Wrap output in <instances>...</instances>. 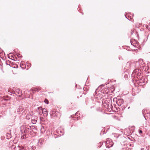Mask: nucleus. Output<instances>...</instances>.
Wrapping results in <instances>:
<instances>
[{
    "label": "nucleus",
    "instance_id": "1",
    "mask_svg": "<svg viewBox=\"0 0 150 150\" xmlns=\"http://www.w3.org/2000/svg\"><path fill=\"white\" fill-rule=\"evenodd\" d=\"M113 144V142L110 139H108L106 141L105 145L107 147L109 148L112 146Z\"/></svg>",
    "mask_w": 150,
    "mask_h": 150
},
{
    "label": "nucleus",
    "instance_id": "3",
    "mask_svg": "<svg viewBox=\"0 0 150 150\" xmlns=\"http://www.w3.org/2000/svg\"><path fill=\"white\" fill-rule=\"evenodd\" d=\"M116 103L119 106H121L123 104V101L122 99H119L117 100Z\"/></svg>",
    "mask_w": 150,
    "mask_h": 150
},
{
    "label": "nucleus",
    "instance_id": "16",
    "mask_svg": "<svg viewBox=\"0 0 150 150\" xmlns=\"http://www.w3.org/2000/svg\"><path fill=\"white\" fill-rule=\"evenodd\" d=\"M19 57H20V54H19Z\"/></svg>",
    "mask_w": 150,
    "mask_h": 150
},
{
    "label": "nucleus",
    "instance_id": "8",
    "mask_svg": "<svg viewBox=\"0 0 150 150\" xmlns=\"http://www.w3.org/2000/svg\"><path fill=\"white\" fill-rule=\"evenodd\" d=\"M44 102L47 104H48L49 103V101L46 98H45L44 101Z\"/></svg>",
    "mask_w": 150,
    "mask_h": 150
},
{
    "label": "nucleus",
    "instance_id": "9",
    "mask_svg": "<svg viewBox=\"0 0 150 150\" xmlns=\"http://www.w3.org/2000/svg\"><path fill=\"white\" fill-rule=\"evenodd\" d=\"M139 133L140 134H142V131L141 130H140L139 131Z\"/></svg>",
    "mask_w": 150,
    "mask_h": 150
},
{
    "label": "nucleus",
    "instance_id": "13",
    "mask_svg": "<svg viewBox=\"0 0 150 150\" xmlns=\"http://www.w3.org/2000/svg\"><path fill=\"white\" fill-rule=\"evenodd\" d=\"M54 111H52V114H53V112Z\"/></svg>",
    "mask_w": 150,
    "mask_h": 150
},
{
    "label": "nucleus",
    "instance_id": "12",
    "mask_svg": "<svg viewBox=\"0 0 150 150\" xmlns=\"http://www.w3.org/2000/svg\"><path fill=\"white\" fill-rule=\"evenodd\" d=\"M19 92L20 93H21V94L20 95H19V96H20L21 95H22V94H21V91H19Z\"/></svg>",
    "mask_w": 150,
    "mask_h": 150
},
{
    "label": "nucleus",
    "instance_id": "4",
    "mask_svg": "<svg viewBox=\"0 0 150 150\" xmlns=\"http://www.w3.org/2000/svg\"><path fill=\"white\" fill-rule=\"evenodd\" d=\"M42 110H43V115L44 117H47L48 114V112L47 111V110L46 109L44 108L42 109Z\"/></svg>",
    "mask_w": 150,
    "mask_h": 150
},
{
    "label": "nucleus",
    "instance_id": "11",
    "mask_svg": "<svg viewBox=\"0 0 150 150\" xmlns=\"http://www.w3.org/2000/svg\"><path fill=\"white\" fill-rule=\"evenodd\" d=\"M22 138H24V136H22L21 137Z\"/></svg>",
    "mask_w": 150,
    "mask_h": 150
},
{
    "label": "nucleus",
    "instance_id": "6",
    "mask_svg": "<svg viewBox=\"0 0 150 150\" xmlns=\"http://www.w3.org/2000/svg\"><path fill=\"white\" fill-rule=\"evenodd\" d=\"M11 66H12V67L14 68H17L18 67V65L17 64H15L14 63H11Z\"/></svg>",
    "mask_w": 150,
    "mask_h": 150
},
{
    "label": "nucleus",
    "instance_id": "14",
    "mask_svg": "<svg viewBox=\"0 0 150 150\" xmlns=\"http://www.w3.org/2000/svg\"><path fill=\"white\" fill-rule=\"evenodd\" d=\"M8 62H10L9 61H8Z\"/></svg>",
    "mask_w": 150,
    "mask_h": 150
},
{
    "label": "nucleus",
    "instance_id": "7",
    "mask_svg": "<svg viewBox=\"0 0 150 150\" xmlns=\"http://www.w3.org/2000/svg\"><path fill=\"white\" fill-rule=\"evenodd\" d=\"M30 91H38V88H33L30 89Z\"/></svg>",
    "mask_w": 150,
    "mask_h": 150
},
{
    "label": "nucleus",
    "instance_id": "18",
    "mask_svg": "<svg viewBox=\"0 0 150 150\" xmlns=\"http://www.w3.org/2000/svg\"><path fill=\"white\" fill-rule=\"evenodd\" d=\"M46 112H44V113H46Z\"/></svg>",
    "mask_w": 150,
    "mask_h": 150
},
{
    "label": "nucleus",
    "instance_id": "5",
    "mask_svg": "<svg viewBox=\"0 0 150 150\" xmlns=\"http://www.w3.org/2000/svg\"><path fill=\"white\" fill-rule=\"evenodd\" d=\"M38 112L40 115H41L43 113V110H42V108L41 107H39L38 108Z\"/></svg>",
    "mask_w": 150,
    "mask_h": 150
},
{
    "label": "nucleus",
    "instance_id": "17",
    "mask_svg": "<svg viewBox=\"0 0 150 150\" xmlns=\"http://www.w3.org/2000/svg\"><path fill=\"white\" fill-rule=\"evenodd\" d=\"M19 57H20V54H19Z\"/></svg>",
    "mask_w": 150,
    "mask_h": 150
},
{
    "label": "nucleus",
    "instance_id": "2",
    "mask_svg": "<svg viewBox=\"0 0 150 150\" xmlns=\"http://www.w3.org/2000/svg\"><path fill=\"white\" fill-rule=\"evenodd\" d=\"M131 44L135 47H137L139 46L138 42L135 40H132L131 41Z\"/></svg>",
    "mask_w": 150,
    "mask_h": 150
},
{
    "label": "nucleus",
    "instance_id": "15",
    "mask_svg": "<svg viewBox=\"0 0 150 150\" xmlns=\"http://www.w3.org/2000/svg\"><path fill=\"white\" fill-rule=\"evenodd\" d=\"M19 57H20V54H19Z\"/></svg>",
    "mask_w": 150,
    "mask_h": 150
},
{
    "label": "nucleus",
    "instance_id": "10",
    "mask_svg": "<svg viewBox=\"0 0 150 150\" xmlns=\"http://www.w3.org/2000/svg\"><path fill=\"white\" fill-rule=\"evenodd\" d=\"M37 88H38V91L41 90V88L40 87H38Z\"/></svg>",
    "mask_w": 150,
    "mask_h": 150
},
{
    "label": "nucleus",
    "instance_id": "19",
    "mask_svg": "<svg viewBox=\"0 0 150 150\" xmlns=\"http://www.w3.org/2000/svg\"><path fill=\"white\" fill-rule=\"evenodd\" d=\"M16 74V73H13V74Z\"/></svg>",
    "mask_w": 150,
    "mask_h": 150
}]
</instances>
